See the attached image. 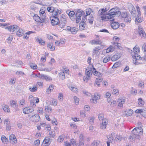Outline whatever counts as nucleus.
Listing matches in <instances>:
<instances>
[{
    "mask_svg": "<svg viewBox=\"0 0 146 146\" xmlns=\"http://www.w3.org/2000/svg\"><path fill=\"white\" fill-rule=\"evenodd\" d=\"M133 51L131 50V53L133 57V63L135 65L142 64L144 63L143 61L144 57H141L138 54L140 52L139 47L135 46L133 49Z\"/></svg>",
    "mask_w": 146,
    "mask_h": 146,
    "instance_id": "1",
    "label": "nucleus"
},
{
    "mask_svg": "<svg viewBox=\"0 0 146 146\" xmlns=\"http://www.w3.org/2000/svg\"><path fill=\"white\" fill-rule=\"evenodd\" d=\"M143 129L141 127L135 128L132 131V134L130 136V139L132 140L136 139H140V135L143 134Z\"/></svg>",
    "mask_w": 146,
    "mask_h": 146,
    "instance_id": "2",
    "label": "nucleus"
},
{
    "mask_svg": "<svg viewBox=\"0 0 146 146\" xmlns=\"http://www.w3.org/2000/svg\"><path fill=\"white\" fill-rule=\"evenodd\" d=\"M93 66H88L86 71V76L84 77V81H88L90 78V76L92 74V71L93 72Z\"/></svg>",
    "mask_w": 146,
    "mask_h": 146,
    "instance_id": "3",
    "label": "nucleus"
},
{
    "mask_svg": "<svg viewBox=\"0 0 146 146\" xmlns=\"http://www.w3.org/2000/svg\"><path fill=\"white\" fill-rule=\"evenodd\" d=\"M111 136L112 138L114 139V141L117 142H119L122 140H125L126 139V137H123L121 135H117L115 137V134L114 133H111Z\"/></svg>",
    "mask_w": 146,
    "mask_h": 146,
    "instance_id": "4",
    "label": "nucleus"
},
{
    "mask_svg": "<svg viewBox=\"0 0 146 146\" xmlns=\"http://www.w3.org/2000/svg\"><path fill=\"white\" fill-rule=\"evenodd\" d=\"M36 76L41 79L44 80L46 81H50L52 80V78L50 76L44 74L38 73Z\"/></svg>",
    "mask_w": 146,
    "mask_h": 146,
    "instance_id": "5",
    "label": "nucleus"
},
{
    "mask_svg": "<svg viewBox=\"0 0 146 146\" xmlns=\"http://www.w3.org/2000/svg\"><path fill=\"white\" fill-rule=\"evenodd\" d=\"M84 12L82 10L80 9H78L76 13V23H78L81 20V17L82 16L83 13H84Z\"/></svg>",
    "mask_w": 146,
    "mask_h": 146,
    "instance_id": "6",
    "label": "nucleus"
},
{
    "mask_svg": "<svg viewBox=\"0 0 146 146\" xmlns=\"http://www.w3.org/2000/svg\"><path fill=\"white\" fill-rule=\"evenodd\" d=\"M19 27L17 25H12L5 28V29H7L10 32L13 33L15 31H16Z\"/></svg>",
    "mask_w": 146,
    "mask_h": 146,
    "instance_id": "7",
    "label": "nucleus"
},
{
    "mask_svg": "<svg viewBox=\"0 0 146 146\" xmlns=\"http://www.w3.org/2000/svg\"><path fill=\"white\" fill-rule=\"evenodd\" d=\"M51 137H45L42 144V146H49L51 143Z\"/></svg>",
    "mask_w": 146,
    "mask_h": 146,
    "instance_id": "8",
    "label": "nucleus"
},
{
    "mask_svg": "<svg viewBox=\"0 0 146 146\" xmlns=\"http://www.w3.org/2000/svg\"><path fill=\"white\" fill-rule=\"evenodd\" d=\"M114 17V15H111V14L109 13L108 14H106L105 15L101 16V18L103 20L107 21L109 19H113Z\"/></svg>",
    "mask_w": 146,
    "mask_h": 146,
    "instance_id": "9",
    "label": "nucleus"
},
{
    "mask_svg": "<svg viewBox=\"0 0 146 146\" xmlns=\"http://www.w3.org/2000/svg\"><path fill=\"white\" fill-rule=\"evenodd\" d=\"M40 119V117L38 114H34L31 116L29 118L30 121L34 122H38Z\"/></svg>",
    "mask_w": 146,
    "mask_h": 146,
    "instance_id": "10",
    "label": "nucleus"
},
{
    "mask_svg": "<svg viewBox=\"0 0 146 146\" xmlns=\"http://www.w3.org/2000/svg\"><path fill=\"white\" fill-rule=\"evenodd\" d=\"M127 6L129 11L132 15H134L136 13V11L133 5L130 3H128L127 4Z\"/></svg>",
    "mask_w": 146,
    "mask_h": 146,
    "instance_id": "11",
    "label": "nucleus"
},
{
    "mask_svg": "<svg viewBox=\"0 0 146 146\" xmlns=\"http://www.w3.org/2000/svg\"><path fill=\"white\" fill-rule=\"evenodd\" d=\"M50 19L53 25H56L59 22V20L58 17H50Z\"/></svg>",
    "mask_w": 146,
    "mask_h": 146,
    "instance_id": "12",
    "label": "nucleus"
},
{
    "mask_svg": "<svg viewBox=\"0 0 146 146\" xmlns=\"http://www.w3.org/2000/svg\"><path fill=\"white\" fill-rule=\"evenodd\" d=\"M101 95L100 94H94V97H92L90 99V101L94 104L96 103L97 100L100 98Z\"/></svg>",
    "mask_w": 146,
    "mask_h": 146,
    "instance_id": "13",
    "label": "nucleus"
},
{
    "mask_svg": "<svg viewBox=\"0 0 146 146\" xmlns=\"http://www.w3.org/2000/svg\"><path fill=\"white\" fill-rule=\"evenodd\" d=\"M66 13L72 21H74L75 20V18L74 17L75 16V12L73 11L68 10L66 11Z\"/></svg>",
    "mask_w": 146,
    "mask_h": 146,
    "instance_id": "14",
    "label": "nucleus"
},
{
    "mask_svg": "<svg viewBox=\"0 0 146 146\" xmlns=\"http://www.w3.org/2000/svg\"><path fill=\"white\" fill-rule=\"evenodd\" d=\"M108 124V121L106 119L103 120L100 123V128L102 129L106 128L107 125Z\"/></svg>",
    "mask_w": 146,
    "mask_h": 146,
    "instance_id": "15",
    "label": "nucleus"
},
{
    "mask_svg": "<svg viewBox=\"0 0 146 146\" xmlns=\"http://www.w3.org/2000/svg\"><path fill=\"white\" fill-rule=\"evenodd\" d=\"M62 11L61 10H59L58 9L55 8L52 13V15H53L52 17H57L58 18L59 15L62 13Z\"/></svg>",
    "mask_w": 146,
    "mask_h": 146,
    "instance_id": "16",
    "label": "nucleus"
},
{
    "mask_svg": "<svg viewBox=\"0 0 146 146\" xmlns=\"http://www.w3.org/2000/svg\"><path fill=\"white\" fill-rule=\"evenodd\" d=\"M10 143L13 144H15L17 143V139L15 135L13 134L10 135L9 137Z\"/></svg>",
    "mask_w": 146,
    "mask_h": 146,
    "instance_id": "17",
    "label": "nucleus"
},
{
    "mask_svg": "<svg viewBox=\"0 0 146 146\" xmlns=\"http://www.w3.org/2000/svg\"><path fill=\"white\" fill-rule=\"evenodd\" d=\"M34 111L32 108H30L29 107L24 108L23 110V113L25 114H29L32 113Z\"/></svg>",
    "mask_w": 146,
    "mask_h": 146,
    "instance_id": "18",
    "label": "nucleus"
},
{
    "mask_svg": "<svg viewBox=\"0 0 146 146\" xmlns=\"http://www.w3.org/2000/svg\"><path fill=\"white\" fill-rule=\"evenodd\" d=\"M139 34L141 38H145L146 37V34L143 29L141 28H139Z\"/></svg>",
    "mask_w": 146,
    "mask_h": 146,
    "instance_id": "19",
    "label": "nucleus"
},
{
    "mask_svg": "<svg viewBox=\"0 0 146 146\" xmlns=\"http://www.w3.org/2000/svg\"><path fill=\"white\" fill-rule=\"evenodd\" d=\"M68 17L66 15L62 14L61 15V17L60 18V21L64 24L63 26H64L65 24L67 22V19Z\"/></svg>",
    "mask_w": 146,
    "mask_h": 146,
    "instance_id": "20",
    "label": "nucleus"
},
{
    "mask_svg": "<svg viewBox=\"0 0 146 146\" xmlns=\"http://www.w3.org/2000/svg\"><path fill=\"white\" fill-rule=\"evenodd\" d=\"M111 27L113 29H116L119 26V24L117 22L112 21L111 24Z\"/></svg>",
    "mask_w": 146,
    "mask_h": 146,
    "instance_id": "21",
    "label": "nucleus"
},
{
    "mask_svg": "<svg viewBox=\"0 0 146 146\" xmlns=\"http://www.w3.org/2000/svg\"><path fill=\"white\" fill-rule=\"evenodd\" d=\"M33 19L36 22L38 23H42L44 21H42L41 17L38 16L37 15H35L33 17Z\"/></svg>",
    "mask_w": 146,
    "mask_h": 146,
    "instance_id": "22",
    "label": "nucleus"
},
{
    "mask_svg": "<svg viewBox=\"0 0 146 146\" xmlns=\"http://www.w3.org/2000/svg\"><path fill=\"white\" fill-rule=\"evenodd\" d=\"M125 101V100L124 98H119L117 101V102L119 103L118 106L120 107L123 106V104L124 103Z\"/></svg>",
    "mask_w": 146,
    "mask_h": 146,
    "instance_id": "23",
    "label": "nucleus"
},
{
    "mask_svg": "<svg viewBox=\"0 0 146 146\" xmlns=\"http://www.w3.org/2000/svg\"><path fill=\"white\" fill-rule=\"evenodd\" d=\"M40 16L42 21H44L45 19V13L43 9H41L40 11Z\"/></svg>",
    "mask_w": 146,
    "mask_h": 146,
    "instance_id": "24",
    "label": "nucleus"
},
{
    "mask_svg": "<svg viewBox=\"0 0 146 146\" xmlns=\"http://www.w3.org/2000/svg\"><path fill=\"white\" fill-rule=\"evenodd\" d=\"M121 57V54L119 53H117L114 55L111 58V60L114 61L118 59Z\"/></svg>",
    "mask_w": 146,
    "mask_h": 146,
    "instance_id": "25",
    "label": "nucleus"
},
{
    "mask_svg": "<svg viewBox=\"0 0 146 146\" xmlns=\"http://www.w3.org/2000/svg\"><path fill=\"white\" fill-rule=\"evenodd\" d=\"M17 30L18 31L17 32V35L19 36H22L24 33V31L23 30L19 27V28L17 29Z\"/></svg>",
    "mask_w": 146,
    "mask_h": 146,
    "instance_id": "26",
    "label": "nucleus"
},
{
    "mask_svg": "<svg viewBox=\"0 0 146 146\" xmlns=\"http://www.w3.org/2000/svg\"><path fill=\"white\" fill-rule=\"evenodd\" d=\"M102 80V78L101 77L96 78L95 84H96L98 86H99L100 85V83H101Z\"/></svg>",
    "mask_w": 146,
    "mask_h": 146,
    "instance_id": "27",
    "label": "nucleus"
},
{
    "mask_svg": "<svg viewBox=\"0 0 146 146\" xmlns=\"http://www.w3.org/2000/svg\"><path fill=\"white\" fill-rule=\"evenodd\" d=\"M69 88L70 89L76 93H77L78 92V89L76 86L75 85H71L69 86Z\"/></svg>",
    "mask_w": 146,
    "mask_h": 146,
    "instance_id": "28",
    "label": "nucleus"
},
{
    "mask_svg": "<svg viewBox=\"0 0 146 146\" xmlns=\"http://www.w3.org/2000/svg\"><path fill=\"white\" fill-rule=\"evenodd\" d=\"M93 73L94 75L98 76H99V77H100L103 76V74H102L98 72H97L94 68H93Z\"/></svg>",
    "mask_w": 146,
    "mask_h": 146,
    "instance_id": "29",
    "label": "nucleus"
},
{
    "mask_svg": "<svg viewBox=\"0 0 146 146\" xmlns=\"http://www.w3.org/2000/svg\"><path fill=\"white\" fill-rule=\"evenodd\" d=\"M10 104L11 107L15 108L17 106V102L16 101L13 100L10 101Z\"/></svg>",
    "mask_w": 146,
    "mask_h": 146,
    "instance_id": "30",
    "label": "nucleus"
},
{
    "mask_svg": "<svg viewBox=\"0 0 146 146\" xmlns=\"http://www.w3.org/2000/svg\"><path fill=\"white\" fill-rule=\"evenodd\" d=\"M100 49V47L99 46L95 47L93 49L92 53L94 55L97 54L98 52H99L98 51Z\"/></svg>",
    "mask_w": 146,
    "mask_h": 146,
    "instance_id": "31",
    "label": "nucleus"
},
{
    "mask_svg": "<svg viewBox=\"0 0 146 146\" xmlns=\"http://www.w3.org/2000/svg\"><path fill=\"white\" fill-rule=\"evenodd\" d=\"M143 19L141 17V15H138L135 19V21L136 23H140L142 21Z\"/></svg>",
    "mask_w": 146,
    "mask_h": 146,
    "instance_id": "32",
    "label": "nucleus"
},
{
    "mask_svg": "<svg viewBox=\"0 0 146 146\" xmlns=\"http://www.w3.org/2000/svg\"><path fill=\"white\" fill-rule=\"evenodd\" d=\"M133 113V110L131 109L128 110L125 112V114L127 116H129L131 115Z\"/></svg>",
    "mask_w": 146,
    "mask_h": 146,
    "instance_id": "33",
    "label": "nucleus"
},
{
    "mask_svg": "<svg viewBox=\"0 0 146 146\" xmlns=\"http://www.w3.org/2000/svg\"><path fill=\"white\" fill-rule=\"evenodd\" d=\"M83 19H82V21L80 23V28L81 30H83L84 29L85 27V23L83 21H82Z\"/></svg>",
    "mask_w": 146,
    "mask_h": 146,
    "instance_id": "34",
    "label": "nucleus"
},
{
    "mask_svg": "<svg viewBox=\"0 0 146 146\" xmlns=\"http://www.w3.org/2000/svg\"><path fill=\"white\" fill-rule=\"evenodd\" d=\"M115 48L112 46H110L106 50V52L107 53L110 52H113Z\"/></svg>",
    "mask_w": 146,
    "mask_h": 146,
    "instance_id": "35",
    "label": "nucleus"
},
{
    "mask_svg": "<svg viewBox=\"0 0 146 146\" xmlns=\"http://www.w3.org/2000/svg\"><path fill=\"white\" fill-rule=\"evenodd\" d=\"M1 139L2 142L5 144L7 143L8 142V139L4 135L2 136Z\"/></svg>",
    "mask_w": 146,
    "mask_h": 146,
    "instance_id": "36",
    "label": "nucleus"
},
{
    "mask_svg": "<svg viewBox=\"0 0 146 146\" xmlns=\"http://www.w3.org/2000/svg\"><path fill=\"white\" fill-rule=\"evenodd\" d=\"M47 47L52 51L54 50L55 49V46H53L52 43H49L48 44Z\"/></svg>",
    "mask_w": 146,
    "mask_h": 146,
    "instance_id": "37",
    "label": "nucleus"
},
{
    "mask_svg": "<svg viewBox=\"0 0 146 146\" xmlns=\"http://www.w3.org/2000/svg\"><path fill=\"white\" fill-rule=\"evenodd\" d=\"M36 40L38 42L39 44L42 45H43L44 44V41L41 38L37 37L36 38Z\"/></svg>",
    "mask_w": 146,
    "mask_h": 146,
    "instance_id": "38",
    "label": "nucleus"
},
{
    "mask_svg": "<svg viewBox=\"0 0 146 146\" xmlns=\"http://www.w3.org/2000/svg\"><path fill=\"white\" fill-rule=\"evenodd\" d=\"M3 108L5 111H6L8 113L10 112V111L9 107L7 105H4L3 106Z\"/></svg>",
    "mask_w": 146,
    "mask_h": 146,
    "instance_id": "39",
    "label": "nucleus"
},
{
    "mask_svg": "<svg viewBox=\"0 0 146 146\" xmlns=\"http://www.w3.org/2000/svg\"><path fill=\"white\" fill-rule=\"evenodd\" d=\"M106 11V9H100L98 12V15H104Z\"/></svg>",
    "mask_w": 146,
    "mask_h": 146,
    "instance_id": "40",
    "label": "nucleus"
},
{
    "mask_svg": "<svg viewBox=\"0 0 146 146\" xmlns=\"http://www.w3.org/2000/svg\"><path fill=\"white\" fill-rule=\"evenodd\" d=\"M109 13H110L111 14V15H115L117 13V12L116 10H115V8H113L111 9L109 11Z\"/></svg>",
    "mask_w": 146,
    "mask_h": 146,
    "instance_id": "41",
    "label": "nucleus"
},
{
    "mask_svg": "<svg viewBox=\"0 0 146 146\" xmlns=\"http://www.w3.org/2000/svg\"><path fill=\"white\" fill-rule=\"evenodd\" d=\"M112 43L114 46H116L119 49L121 50L123 49L121 47V44L120 43L116 42H113Z\"/></svg>",
    "mask_w": 146,
    "mask_h": 146,
    "instance_id": "42",
    "label": "nucleus"
},
{
    "mask_svg": "<svg viewBox=\"0 0 146 146\" xmlns=\"http://www.w3.org/2000/svg\"><path fill=\"white\" fill-rule=\"evenodd\" d=\"M59 75L62 80H64L65 78L64 72L62 71L60 72L59 74Z\"/></svg>",
    "mask_w": 146,
    "mask_h": 146,
    "instance_id": "43",
    "label": "nucleus"
},
{
    "mask_svg": "<svg viewBox=\"0 0 146 146\" xmlns=\"http://www.w3.org/2000/svg\"><path fill=\"white\" fill-rule=\"evenodd\" d=\"M84 138V137L82 134L80 135L79 137V145H81L83 144V140Z\"/></svg>",
    "mask_w": 146,
    "mask_h": 146,
    "instance_id": "44",
    "label": "nucleus"
},
{
    "mask_svg": "<svg viewBox=\"0 0 146 146\" xmlns=\"http://www.w3.org/2000/svg\"><path fill=\"white\" fill-rule=\"evenodd\" d=\"M110 57L109 56H108L104 58L103 60V62L104 63H106L110 59Z\"/></svg>",
    "mask_w": 146,
    "mask_h": 146,
    "instance_id": "45",
    "label": "nucleus"
},
{
    "mask_svg": "<svg viewBox=\"0 0 146 146\" xmlns=\"http://www.w3.org/2000/svg\"><path fill=\"white\" fill-rule=\"evenodd\" d=\"M65 137V136L63 135H61L57 139L58 142L60 143L62 142L64 140Z\"/></svg>",
    "mask_w": 146,
    "mask_h": 146,
    "instance_id": "46",
    "label": "nucleus"
},
{
    "mask_svg": "<svg viewBox=\"0 0 146 146\" xmlns=\"http://www.w3.org/2000/svg\"><path fill=\"white\" fill-rule=\"evenodd\" d=\"M54 89V86L52 85H50L47 89L46 92L48 94L51 92V91L52 90Z\"/></svg>",
    "mask_w": 146,
    "mask_h": 146,
    "instance_id": "47",
    "label": "nucleus"
},
{
    "mask_svg": "<svg viewBox=\"0 0 146 146\" xmlns=\"http://www.w3.org/2000/svg\"><path fill=\"white\" fill-rule=\"evenodd\" d=\"M45 111L46 112L50 113L52 111V109L50 107L46 106L45 107Z\"/></svg>",
    "mask_w": 146,
    "mask_h": 146,
    "instance_id": "48",
    "label": "nucleus"
},
{
    "mask_svg": "<svg viewBox=\"0 0 146 146\" xmlns=\"http://www.w3.org/2000/svg\"><path fill=\"white\" fill-rule=\"evenodd\" d=\"M78 31V29H76L75 27H72L70 31V32L72 33L73 34H76Z\"/></svg>",
    "mask_w": 146,
    "mask_h": 146,
    "instance_id": "49",
    "label": "nucleus"
},
{
    "mask_svg": "<svg viewBox=\"0 0 146 146\" xmlns=\"http://www.w3.org/2000/svg\"><path fill=\"white\" fill-rule=\"evenodd\" d=\"M40 70L49 72L51 70V69L50 68L47 67L44 68H42L40 69Z\"/></svg>",
    "mask_w": 146,
    "mask_h": 146,
    "instance_id": "50",
    "label": "nucleus"
},
{
    "mask_svg": "<svg viewBox=\"0 0 146 146\" xmlns=\"http://www.w3.org/2000/svg\"><path fill=\"white\" fill-rule=\"evenodd\" d=\"M55 9L53 7L51 6L48 7L47 10L49 12L53 13Z\"/></svg>",
    "mask_w": 146,
    "mask_h": 146,
    "instance_id": "51",
    "label": "nucleus"
},
{
    "mask_svg": "<svg viewBox=\"0 0 146 146\" xmlns=\"http://www.w3.org/2000/svg\"><path fill=\"white\" fill-rule=\"evenodd\" d=\"M49 134L50 136V137H51L53 138H55V134L54 131H50L49 132Z\"/></svg>",
    "mask_w": 146,
    "mask_h": 146,
    "instance_id": "52",
    "label": "nucleus"
},
{
    "mask_svg": "<svg viewBox=\"0 0 146 146\" xmlns=\"http://www.w3.org/2000/svg\"><path fill=\"white\" fill-rule=\"evenodd\" d=\"M138 104L139 105L142 106L144 105V102L141 98H139L138 99Z\"/></svg>",
    "mask_w": 146,
    "mask_h": 146,
    "instance_id": "53",
    "label": "nucleus"
},
{
    "mask_svg": "<svg viewBox=\"0 0 146 146\" xmlns=\"http://www.w3.org/2000/svg\"><path fill=\"white\" fill-rule=\"evenodd\" d=\"M104 115L102 114H100L98 116V117L99 120L100 121H102L104 119H106L104 118Z\"/></svg>",
    "mask_w": 146,
    "mask_h": 146,
    "instance_id": "54",
    "label": "nucleus"
},
{
    "mask_svg": "<svg viewBox=\"0 0 146 146\" xmlns=\"http://www.w3.org/2000/svg\"><path fill=\"white\" fill-rule=\"evenodd\" d=\"M131 18L129 16H128L127 17H126L124 19V20L126 22L130 23L131 21Z\"/></svg>",
    "mask_w": 146,
    "mask_h": 146,
    "instance_id": "55",
    "label": "nucleus"
},
{
    "mask_svg": "<svg viewBox=\"0 0 146 146\" xmlns=\"http://www.w3.org/2000/svg\"><path fill=\"white\" fill-rule=\"evenodd\" d=\"M100 142L99 141H95L92 143V146H97L100 143Z\"/></svg>",
    "mask_w": 146,
    "mask_h": 146,
    "instance_id": "56",
    "label": "nucleus"
},
{
    "mask_svg": "<svg viewBox=\"0 0 146 146\" xmlns=\"http://www.w3.org/2000/svg\"><path fill=\"white\" fill-rule=\"evenodd\" d=\"M92 12V9L90 8L87 9L86 10V12L87 15H90Z\"/></svg>",
    "mask_w": 146,
    "mask_h": 146,
    "instance_id": "57",
    "label": "nucleus"
},
{
    "mask_svg": "<svg viewBox=\"0 0 146 146\" xmlns=\"http://www.w3.org/2000/svg\"><path fill=\"white\" fill-rule=\"evenodd\" d=\"M142 48L144 49V52H145V55L144 57V60L146 61V43L144 44L142 46Z\"/></svg>",
    "mask_w": 146,
    "mask_h": 146,
    "instance_id": "58",
    "label": "nucleus"
},
{
    "mask_svg": "<svg viewBox=\"0 0 146 146\" xmlns=\"http://www.w3.org/2000/svg\"><path fill=\"white\" fill-rule=\"evenodd\" d=\"M58 100L60 101H62L63 100V95L62 93H60L59 94L58 96Z\"/></svg>",
    "mask_w": 146,
    "mask_h": 146,
    "instance_id": "59",
    "label": "nucleus"
},
{
    "mask_svg": "<svg viewBox=\"0 0 146 146\" xmlns=\"http://www.w3.org/2000/svg\"><path fill=\"white\" fill-rule=\"evenodd\" d=\"M37 89V88L36 86H34L33 88H29V90L32 92L36 91Z\"/></svg>",
    "mask_w": 146,
    "mask_h": 146,
    "instance_id": "60",
    "label": "nucleus"
},
{
    "mask_svg": "<svg viewBox=\"0 0 146 146\" xmlns=\"http://www.w3.org/2000/svg\"><path fill=\"white\" fill-rule=\"evenodd\" d=\"M13 37L12 35H10L7 40V42L10 43L12 40Z\"/></svg>",
    "mask_w": 146,
    "mask_h": 146,
    "instance_id": "61",
    "label": "nucleus"
},
{
    "mask_svg": "<svg viewBox=\"0 0 146 146\" xmlns=\"http://www.w3.org/2000/svg\"><path fill=\"white\" fill-rule=\"evenodd\" d=\"M37 111L41 114H42L43 112V109L42 108L38 107L37 110Z\"/></svg>",
    "mask_w": 146,
    "mask_h": 146,
    "instance_id": "62",
    "label": "nucleus"
},
{
    "mask_svg": "<svg viewBox=\"0 0 146 146\" xmlns=\"http://www.w3.org/2000/svg\"><path fill=\"white\" fill-rule=\"evenodd\" d=\"M70 143L74 146H76V141L74 139H71L70 141Z\"/></svg>",
    "mask_w": 146,
    "mask_h": 146,
    "instance_id": "63",
    "label": "nucleus"
},
{
    "mask_svg": "<svg viewBox=\"0 0 146 146\" xmlns=\"http://www.w3.org/2000/svg\"><path fill=\"white\" fill-rule=\"evenodd\" d=\"M57 104V100L56 99H53L52 101V104L54 106H56Z\"/></svg>",
    "mask_w": 146,
    "mask_h": 146,
    "instance_id": "64",
    "label": "nucleus"
}]
</instances>
